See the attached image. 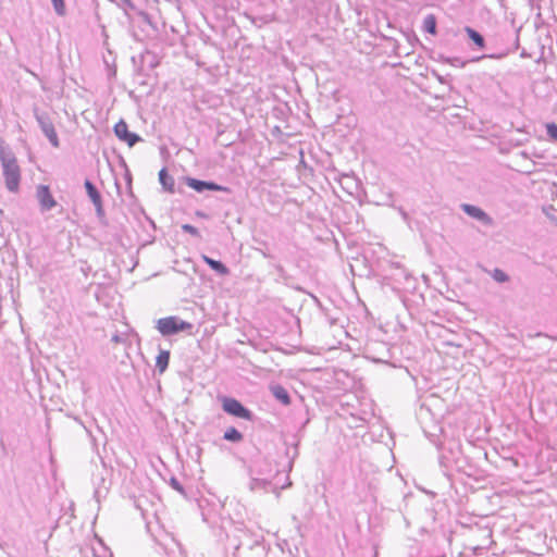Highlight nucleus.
<instances>
[{
	"mask_svg": "<svg viewBox=\"0 0 557 557\" xmlns=\"http://www.w3.org/2000/svg\"><path fill=\"white\" fill-rule=\"evenodd\" d=\"M0 164L7 189L17 193L21 183V168L13 150L2 137H0Z\"/></svg>",
	"mask_w": 557,
	"mask_h": 557,
	"instance_id": "obj_1",
	"label": "nucleus"
},
{
	"mask_svg": "<svg viewBox=\"0 0 557 557\" xmlns=\"http://www.w3.org/2000/svg\"><path fill=\"white\" fill-rule=\"evenodd\" d=\"M156 327L163 336H170L180 332H190L193 324L176 315H171L159 319Z\"/></svg>",
	"mask_w": 557,
	"mask_h": 557,
	"instance_id": "obj_2",
	"label": "nucleus"
},
{
	"mask_svg": "<svg viewBox=\"0 0 557 557\" xmlns=\"http://www.w3.org/2000/svg\"><path fill=\"white\" fill-rule=\"evenodd\" d=\"M34 114L41 132L48 138L51 146L59 148V137L50 115L47 112L39 111L37 108L34 109Z\"/></svg>",
	"mask_w": 557,
	"mask_h": 557,
	"instance_id": "obj_3",
	"label": "nucleus"
},
{
	"mask_svg": "<svg viewBox=\"0 0 557 557\" xmlns=\"http://www.w3.org/2000/svg\"><path fill=\"white\" fill-rule=\"evenodd\" d=\"M223 410L230 416L244 419L247 421H253L255 416L251 410L246 408L239 400L233 397L223 396L221 398Z\"/></svg>",
	"mask_w": 557,
	"mask_h": 557,
	"instance_id": "obj_4",
	"label": "nucleus"
},
{
	"mask_svg": "<svg viewBox=\"0 0 557 557\" xmlns=\"http://www.w3.org/2000/svg\"><path fill=\"white\" fill-rule=\"evenodd\" d=\"M185 181L187 186L197 193H203L207 190L231 193V189L228 187L216 184L213 181H202L189 176H186Z\"/></svg>",
	"mask_w": 557,
	"mask_h": 557,
	"instance_id": "obj_5",
	"label": "nucleus"
},
{
	"mask_svg": "<svg viewBox=\"0 0 557 557\" xmlns=\"http://www.w3.org/2000/svg\"><path fill=\"white\" fill-rule=\"evenodd\" d=\"M461 451L456 445L454 447H443L438 457L440 466L443 468L444 473L458 463Z\"/></svg>",
	"mask_w": 557,
	"mask_h": 557,
	"instance_id": "obj_6",
	"label": "nucleus"
},
{
	"mask_svg": "<svg viewBox=\"0 0 557 557\" xmlns=\"http://www.w3.org/2000/svg\"><path fill=\"white\" fill-rule=\"evenodd\" d=\"M114 135L121 140L126 143L129 147H134L143 138L136 133L128 131V125L124 120H120L113 127Z\"/></svg>",
	"mask_w": 557,
	"mask_h": 557,
	"instance_id": "obj_7",
	"label": "nucleus"
},
{
	"mask_svg": "<svg viewBox=\"0 0 557 557\" xmlns=\"http://www.w3.org/2000/svg\"><path fill=\"white\" fill-rule=\"evenodd\" d=\"M84 186H85V189H86V193H87L89 199L91 200V202L94 203V206L96 208V213H97L98 219L103 220L106 218V212L103 209L100 191L98 190L96 185L89 180L85 181Z\"/></svg>",
	"mask_w": 557,
	"mask_h": 557,
	"instance_id": "obj_8",
	"label": "nucleus"
},
{
	"mask_svg": "<svg viewBox=\"0 0 557 557\" xmlns=\"http://www.w3.org/2000/svg\"><path fill=\"white\" fill-rule=\"evenodd\" d=\"M461 210L472 219L481 222L483 225L490 226L493 223V219L480 207L470 203H461Z\"/></svg>",
	"mask_w": 557,
	"mask_h": 557,
	"instance_id": "obj_9",
	"label": "nucleus"
},
{
	"mask_svg": "<svg viewBox=\"0 0 557 557\" xmlns=\"http://www.w3.org/2000/svg\"><path fill=\"white\" fill-rule=\"evenodd\" d=\"M37 199L41 211H49L57 205V201L47 185H39L37 187Z\"/></svg>",
	"mask_w": 557,
	"mask_h": 557,
	"instance_id": "obj_10",
	"label": "nucleus"
},
{
	"mask_svg": "<svg viewBox=\"0 0 557 557\" xmlns=\"http://www.w3.org/2000/svg\"><path fill=\"white\" fill-rule=\"evenodd\" d=\"M201 258H202L203 262L219 275H221V276L228 275L230 270L222 261L215 260L206 255H202Z\"/></svg>",
	"mask_w": 557,
	"mask_h": 557,
	"instance_id": "obj_11",
	"label": "nucleus"
},
{
	"mask_svg": "<svg viewBox=\"0 0 557 557\" xmlns=\"http://www.w3.org/2000/svg\"><path fill=\"white\" fill-rule=\"evenodd\" d=\"M270 391L274 398L284 406H288L292 401L289 393L281 384H274L270 386Z\"/></svg>",
	"mask_w": 557,
	"mask_h": 557,
	"instance_id": "obj_12",
	"label": "nucleus"
},
{
	"mask_svg": "<svg viewBox=\"0 0 557 557\" xmlns=\"http://www.w3.org/2000/svg\"><path fill=\"white\" fill-rule=\"evenodd\" d=\"M435 542V550L429 553L425 557H446V550L449 545V540L444 535H441L438 539L434 540Z\"/></svg>",
	"mask_w": 557,
	"mask_h": 557,
	"instance_id": "obj_13",
	"label": "nucleus"
},
{
	"mask_svg": "<svg viewBox=\"0 0 557 557\" xmlns=\"http://www.w3.org/2000/svg\"><path fill=\"white\" fill-rule=\"evenodd\" d=\"M159 182L162 185L163 189L168 193L173 194L175 191V181L172 175L169 174L165 168L161 169L159 172Z\"/></svg>",
	"mask_w": 557,
	"mask_h": 557,
	"instance_id": "obj_14",
	"label": "nucleus"
},
{
	"mask_svg": "<svg viewBox=\"0 0 557 557\" xmlns=\"http://www.w3.org/2000/svg\"><path fill=\"white\" fill-rule=\"evenodd\" d=\"M465 32L468 35L469 39L479 48L484 49L485 48V39L481 33L475 30L474 28L470 26L465 27Z\"/></svg>",
	"mask_w": 557,
	"mask_h": 557,
	"instance_id": "obj_15",
	"label": "nucleus"
},
{
	"mask_svg": "<svg viewBox=\"0 0 557 557\" xmlns=\"http://www.w3.org/2000/svg\"><path fill=\"white\" fill-rule=\"evenodd\" d=\"M422 29L430 35L437 34V20L434 14H428L424 16Z\"/></svg>",
	"mask_w": 557,
	"mask_h": 557,
	"instance_id": "obj_16",
	"label": "nucleus"
},
{
	"mask_svg": "<svg viewBox=\"0 0 557 557\" xmlns=\"http://www.w3.org/2000/svg\"><path fill=\"white\" fill-rule=\"evenodd\" d=\"M170 362V351L169 350H160L159 355L156 358V368L158 369L159 373H163Z\"/></svg>",
	"mask_w": 557,
	"mask_h": 557,
	"instance_id": "obj_17",
	"label": "nucleus"
},
{
	"mask_svg": "<svg viewBox=\"0 0 557 557\" xmlns=\"http://www.w3.org/2000/svg\"><path fill=\"white\" fill-rule=\"evenodd\" d=\"M298 442L293 443L290 446L286 447L285 455L288 459L287 469L292 470L295 459L298 457Z\"/></svg>",
	"mask_w": 557,
	"mask_h": 557,
	"instance_id": "obj_18",
	"label": "nucleus"
},
{
	"mask_svg": "<svg viewBox=\"0 0 557 557\" xmlns=\"http://www.w3.org/2000/svg\"><path fill=\"white\" fill-rule=\"evenodd\" d=\"M223 438L232 443H239L243 440V434L236 428L231 426L224 432Z\"/></svg>",
	"mask_w": 557,
	"mask_h": 557,
	"instance_id": "obj_19",
	"label": "nucleus"
},
{
	"mask_svg": "<svg viewBox=\"0 0 557 557\" xmlns=\"http://www.w3.org/2000/svg\"><path fill=\"white\" fill-rule=\"evenodd\" d=\"M491 275L497 283H506L509 281V275L498 268H495Z\"/></svg>",
	"mask_w": 557,
	"mask_h": 557,
	"instance_id": "obj_20",
	"label": "nucleus"
},
{
	"mask_svg": "<svg viewBox=\"0 0 557 557\" xmlns=\"http://www.w3.org/2000/svg\"><path fill=\"white\" fill-rule=\"evenodd\" d=\"M54 12L59 16H64L66 13V7L64 0H51Z\"/></svg>",
	"mask_w": 557,
	"mask_h": 557,
	"instance_id": "obj_21",
	"label": "nucleus"
},
{
	"mask_svg": "<svg viewBox=\"0 0 557 557\" xmlns=\"http://www.w3.org/2000/svg\"><path fill=\"white\" fill-rule=\"evenodd\" d=\"M545 128L548 138L553 141H557V124L554 122L547 123Z\"/></svg>",
	"mask_w": 557,
	"mask_h": 557,
	"instance_id": "obj_22",
	"label": "nucleus"
},
{
	"mask_svg": "<svg viewBox=\"0 0 557 557\" xmlns=\"http://www.w3.org/2000/svg\"><path fill=\"white\" fill-rule=\"evenodd\" d=\"M170 486L182 495H186L183 484L175 478L171 476L169 481Z\"/></svg>",
	"mask_w": 557,
	"mask_h": 557,
	"instance_id": "obj_23",
	"label": "nucleus"
},
{
	"mask_svg": "<svg viewBox=\"0 0 557 557\" xmlns=\"http://www.w3.org/2000/svg\"><path fill=\"white\" fill-rule=\"evenodd\" d=\"M269 484L267 480L263 479H252L250 482V490H257L261 487H265Z\"/></svg>",
	"mask_w": 557,
	"mask_h": 557,
	"instance_id": "obj_24",
	"label": "nucleus"
},
{
	"mask_svg": "<svg viewBox=\"0 0 557 557\" xmlns=\"http://www.w3.org/2000/svg\"><path fill=\"white\" fill-rule=\"evenodd\" d=\"M182 230L185 232V233H188L190 234L191 236H195V237H198L199 236V231L196 226L191 225V224H183L182 225Z\"/></svg>",
	"mask_w": 557,
	"mask_h": 557,
	"instance_id": "obj_25",
	"label": "nucleus"
},
{
	"mask_svg": "<svg viewBox=\"0 0 557 557\" xmlns=\"http://www.w3.org/2000/svg\"><path fill=\"white\" fill-rule=\"evenodd\" d=\"M249 547L258 549L260 554H263L265 550L263 540H255Z\"/></svg>",
	"mask_w": 557,
	"mask_h": 557,
	"instance_id": "obj_26",
	"label": "nucleus"
},
{
	"mask_svg": "<svg viewBox=\"0 0 557 557\" xmlns=\"http://www.w3.org/2000/svg\"><path fill=\"white\" fill-rule=\"evenodd\" d=\"M117 5L122 7L124 9L136 10V7H135V4L133 3L132 0H120Z\"/></svg>",
	"mask_w": 557,
	"mask_h": 557,
	"instance_id": "obj_27",
	"label": "nucleus"
},
{
	"mask_svg": "<svg viewBox=\"0 0 557 557\" xmlns=\"http://www.w3.org/2000/svg\"><path fill=\"white\" fill-rule=\"evenodd\" d=\"M138 14L144 20V22L151 24L150 15L148 13L140 11Z\"/></svg>",
	"mask_w": 557,
	"mask_h": 557,
	"instance_id": "obj_28",
	"label": "nucleus"
},
{
	"mask_svg": "<svg viewBox=\"0 0 557 557\" xmlns=\"http://www.w3.org/2000/svg\"><path fill=\"white\" fill-rule=\"evenodd\" d=\"M432 74L436 77V79L441 83V84H446L447 81L444 76L440 75L437 72L433 71Z\"/></svg>",
	"mask_w": 557,
	"mask_h": 557,
	"instance_id": "obj_29",
	"label": "nucleus"
},
{
	"mask_svg": "<svg viewBox=\"0 0 557 557\" xmlns=\"http://www.w3.org/2000/svg\"><path fill=\"white\" fill-rule=\"evenodd\" d=\"M111 341L114 342V343H123L124 342V337H123V335L114 334L112 336Z\"/></svg>",
	"mask_w": 557,
	"mask_h": 557,
	"instance_id": "obj_30",
	"label": "nucleus"
},
{
	"mask_svg": "<svg viewBox=\"0 0 557 557\" xmlns=\"http://www.w3.org/2000/svg\"><path fill=\"white\" fill-rule=\"evenodd\" d=\"M407 38L411 45H414V42H419V38L416 36V34L408 35Z\"/></svg>",
	"mask_w": 557,
	"mask_h": 557,
	"instance_id": "obj_31",
	"label": "nucleus"
},
{
	"mask_svg": "<svg viewBox=\"0 0 557 557\" xmlns=\"http://www.w3.org/2000/svg\"><path fill=\"white\" fill-rule=\"evenodd\" d=\"M274 268L281 276L285 274V269L281 264H274Z\"/></svg>",
	"mask_w": 557,
	"mask_h": 557,
	"instance_id": "obj_32",
	"label": "nucleus"
},
{
	"mask_svg": "<svg viewBox=\"0 0 557 557\" xmlns=\"http://www.w3.org/2000/svg\"><path fill=\"white\" fill-rule=\"evenodd\" d=\"M94 495H95L96 499L99 502V498H100V496L102 495V488H101V487H97V488L95 490Z\"/></svg>",
	"mask_w": 557,
	"mask_h": 557,
	"instance_id": "obj_33",
	"label": "nucleus"
},
{
	"mask_svg": "<svg viewBox=\"0 0 557 557\" xmlns=\"http://www.w3.org/2000/svg\"><path fill=\"white\" fill-rule=\"evenodd\" d=\"M75 420H76L79 424H82V425H83V428L86 430V432H87L89 435L91 434V432H90L89 428H88L84 422H82V421H81L79 419H77V418H76Z\"/></svg>",
	"mask_w": 557,
	"mask_h": 557,
	"instance_id": "obj_34",
	"label": "nucleus"
},
{
	"mask_svg": "<svg viewBox=\"0 0 557 557\" xmlns=\"http://www.w3.org/2000/svg\"><path fill=\"white\" fill-rule=\"evenodd\" d=\"M261 253L264 258H268V259H272L273 256L269 252V251H265V250H261Z\"/></svg>",
	"mask_w": 557,
	"mask_h": 557,
	"instance_id": "obj_35",
	"label": "nucleus"
},
{
	"mask_svg": "<svg viewBox=\"0 0 557 557\" xmlns=\"http://www.w3.org/2000/svg\"><path fill=\"white\" fill-rule=\"evenodd\" d=\"M458 61H459L458 58L447 59V62H449L451 65H456Z\"/></svg>",
	"mask_w": 557,
	"mask_h": 557,
	"instance_id": "obj_36",
	"label": "nucleus"
},
{
	"mask_svg": "<svg viewBox=\"0 0 557 557\" xmlns=\"http://www.w3.org/2000/svg\"><path fill=\"white\" fill-rule=\"evenodd\" d=\"M400 214H401V216H403V219H404V220H407V219H408V214H407V212H406V211L400 210Z\"/></svg>",
	"mask_w": 557,
	"mask_h": 557,
	"instance_id": "obj_37",
	"label": "nucleus"
},
{
	"mask_svg": "<svg viewBox=\"0 0 557 557\" xmlns=\"http://www.w3.org/2000/svg\"><path fill=\"white\" fill-rule=\"evenodd\" d=\"M33 76L37 77L36 73L28 71Z\"/></svg>",
	"mask_w": 557,
	"mask_h": 557,
	"instance_id": "obj_38",
	"label": "nucleus"
},
{
	"mask_svg": "<svg viewBox=\"0 0 557 557\" xmlns=\"http://www.w3.org/2000/svg\"><path fill=\"white\" fill-rule=\"evenodd\" d=\"M426 511H428V513H429L431 517H433V512H432V511H429V510H426Z\"/></svg>",
	"mask_w": 557,
	"mask_h": 557,
	"instance_id": "obj_39",
	"label": "nucleus"
}]
</instances>
